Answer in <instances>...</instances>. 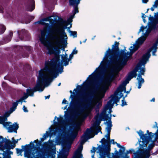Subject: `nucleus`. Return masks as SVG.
Returning a JSON list of instances; mask_svg holds the SVG:
<instances>
[{"label": "nucleus", "instance_id": "nucleus-39", "mask_svg": "<svg viewBox=\"0 0 158 158\" xmlns=\"http://www.w3.org/2000/svg\"><path fill=\"white\" fill-rule=\"evenodd\" d=\"M6 30V27L3 24L0 25V34H3Z\"/></svg>", "mask_w": 158, "mask_h": 158}, {"label": "nucleus", "instance_id": "nucleus-24", "mask_svg": "<svg viewBox=\"0 0 158 158\" xmlns=\"http://www.w3.org/2000/svg\"><path fill=\"white\" fill-rule=\"evenodd\" d=\"M67 152L66 149H63L62 151L61 152L60 155L58 156V158H67L68 155V152L67 154H66L65 152Z\"/></svg>", "mask_w": 158, "mask_h": 158}, {"label": "nucleus", "instance_id": "nucleus-50", "mask_svg": "<svg viewBox=\"0 0 158 158\" xmlns=\"http://www.w3.org/2000/svg\"><path fill=\"white\" fill-rule=\"evenodd\" d=\"M69 1L70 6H74L76 0H69Z\"/></svg>", "mask_w": 158, "mask_h": 158}, {"label": "nucleus", "instance_id": "nucleus-20", "mask_svg": "<svg viewBox=\"0 0 158 158\" xmlns=\"http://www.w3.org/2000/svg\"><path fill=\"white\" fill-rule=\"evenodd\" d=\"M67 42V40H65L64 38H61V40L60 42L57 41L54 43V44H56L59 47H61L62 48V50L63 51H64V48L66 47V44L64 45V46H62L60 44V43H61L62 44H66Z\"/></svg>", "mask_w": 158, "mask_h": 158}, {"label": "nucleus", "instance_id": "nucleus-8", "mask_svg": "<svg viewBox=\"0 0 158 158\" xmlns=\"http://www.w3.org/2000/svg\"><path fill=\"white\" fill-rule=\"evenodd\" d=\"M131 56V55L130 53L129 56H126L122 59H119L118 61L116 66L114 68V72L117 74H118L124 67L127 64V62L130 59V56Z\"/></svg>", "mask_w": 158, "mask_h": 158}, {"label": "nucleus", "instance_id": "nucleus-55", "mask_svg": "<svg viewBox=\"0 0 158 158\" xmlns=\"http://www.w3.org/2000/svg\"><path fill=\"white\" fill-rule=\"evenodd\" d=\"M29 96V95L27 93H24L23 96L22 97L23 100H24L26 99Z\"/></svg>", "mask_w": 158, "mask_h": 158}, {"label": "nucleus", "instance_id": "nucleus-58", "mask_svg": "<svg viewBox=\"0 0 158 158\" xmlns=\"http://www.w3.org/2000/svg\"><path fill=\"white\" fill-rule=\"evenodd\" d=\"M58 122L59 123H61L63 121V118L62 117H60V118H57Z\"/></svg>", "mask_w": 158, "mask_h": 158}, {"label": "nucleus", "instance_id": "nucleus-11", "mask_svg": "<svg viewBox=\"0 0 158 158\" xmlns=\"http://www.w3.org/2000/svg\"><path fill=\"white\" fill-rule=\"evenodd\" d=\"M141 142L140 141L139 143V148L136 152H138V154L142 158H149L151 156V154L150 152L147 149V145H146V146H143L144 144H140Z\"/></svg>", "mask_w": 158, "mask_h": 158}, {"label": "nucleus", "instance_id": "nucleus-34", "mask_svg": "<svg viewBox=\"0 0 158 158\" xmlns=\"http://www.w3.org/2000/svg\"><path fill=\"white\" fill-rule=\"evenodd\" d=\"M112 157L113 158H120V156L119 155V152H118L116 149L114 152V153H112ZM109 158H112L110 157Z\"/></svg>", "mask_w": 158, "mask_h": 158}, {"label": "nucleus", "instance_id": "nucleus-57", "mask_svg": "<svg viewBox=\"0 0 158 158\" xmlns=\"http://www.w3.org/2000/svg\"><path fill=\"white\" fill-rule=\"evenodd\" d=\"M46 75H47V83L48 84V85L49 84V83L52 82V78H48V75H47V74H46Z\"/></svg>", "mask_w": 158, "mask_h": 158}, {"label": "nucleus", "instance_id": "nucleus-42", "mask_svg": "<svg viewBox=\"0 0 158 158\" xmlns=\"http://www.w3.org/2000/svg\"><path fill=\"white\" fill-rule=\"evenodd\" d=\"M13 35V32L12 31H10V32L9 35L6 37V40H8V42L11 41L12 37Z\"/></svg>", "mask_w": 158, "mask_h": 158}, {"label": "nucleus", "instance_id": "nucleus-48", "mask_svg": "<svg viewBox=\"0 0 158 158\" xmlns=\"http://www.w3.org/2000/svg\"><path fill=\"white\" fill-rule=\"evenodd\" d=\"M77 134V132H73L71 133L70 135V137L72 139H74L76 138Z\"/></svg>", "mask_w": 158, "mask_h": 158}, {"label": "nucleus", "instance_id": "nucleus-30", "mask_svg": "<svg viewBox=\"0 0 158 158\" xmlns=\"http://www.w3.org/2000/svg\"><path fill=\"white\" fill-rule=\"evenodd\" d=\"M141 67L140 65H139L138 64H137L135 68L131 72L136 77L137 74V72L139 69H140Z\"/></svg>", "mask_w": 158, "mask_h": 158}, {"label": "nucleus", "instance_id": "nucleus-1", "mask_svg": "<svg viewBox=\"0 0 158 158\" xmlns=\"http://www.w3.org/2000/svg\"><path fill=\"white\" fill-rule=\"evenodd\" d=\"M94 87L91 92L88 93L86 97L80 98V101L85 102L86 103L83 104L81 105H78L79 107L78 111L75 114L77 116L81 115L85 110L89 108L92 109L93 99L95 98L94 94L99 89L100 84L98 81H95L94 83Z\"/></svg>", "mask_w": 158, "mask_h": 158}, {"label": "nucleus", "instance_id": "nucleus-9", "mask_svg": "<svg viewBox=\"0 0 158 158\" xmlns=\"http://www.w3.org/2000/svg\"><path fill=\"white\" fill-rule=\"evenodd\" d=\"M56 69H48L47 71L49 74L53 78H56L57 75L58 74V73H61L63 72L64 67L62 65V63L60 62V60L55 65Z\"/></svg>", "mask_w": 158, "mask_h": 158}, {"label": "nucleus", "instance_id": "nucleus-64", "mask_svg": "<svg viewBox=\"0 0 158 158\" xmlns=\"http://www.w3.org/2000/svg\"><path fill=\"white\" fill-rule=\"evenodd\" d=\"M158 44V40H157L156 42L152 46V47H155L156 48H158L157 45Z\"/></svg>", "mask_w": 158, "mask_h": 158}, {"label": "nucleus", "instance_id": "nucleus-45", "mask_svg": "<svg viewBox=\"0 0 158 158\" xmlns=\"http://www.w3.org/2000/svg\"><path fill=\"white\" fill-rule=\"evenodd\" d=\"M112 101L111 100H109L107 102V105L104 107V109L107 110L108 109L110 108L112 105Z\"/></svg>", "mask_w": 158, "mask_h": 158}, {"label": "nucleus", "instance_id": "nucleus-47", "mask_svg": "<svg viewBox=\"0 0 158 158\" xmlns=\"http://www.w3.org/2000/svg\"><path fill=\"white\" fill-rule=\"evenodd\" d=\"M11 123L10 122H3V123H2L1 124H2L3 126L6 127L7 129V128H8V126H9L10 125V124Z\"/></svg>", "mask_w": 158, "mask_h": 158}, {"label": "nucleus", "instance_id": "nucleus-56", "mask_svg": "<svg viewBox=\"0 0 158 158\" xmlns=\"http://www.w3.org/2000/svg\"><path fill=\"white\" fill-rule=\"evenodd\" d=\"M21 139V138L18 139L16 140H15V139L14 137H13L12 138V140L13 141L12 143H13V144H15V143H18L19 140H20Z\"/></svg>", "mask_w": 158, "mask_h": 158}, {"label": "nucleus", "instance_id": "nucleus-7", "mask_svg": "<svg viewBox=\"0 0 158 158\" xmlns=\"http://www.w3.org/2000/svg\"><path fill=\"white\" fill-rule=\"evenodd\" d=\"M6 140L4 144L0 147V151L3 152L6 158H11L10 155L13 154V152L10 150L13 149L16 145L13 144L12 141L9 139Z\"/></svg>", "mask_w": 158, "mask_h": 158}, {"label": "nucleus", "instance_id": "nucleus-2", "mask_svg": "<svg viewBox=\"0 0 158 158\" xmlns=\"http://www.w3.org/2000/svg\"><path fill=\"white\" fill-rule=\"evenodd\" d=\"M57 29L52 28L51 26L50 27L46 28L45 29L46 32L45 36L44 37H42L41 35L40 38V40L41 44L47 48H54L56 50H59L60 48L57 47L53 46L52 44L49 40H53L57 39L56 36L54 35L56 33L59 34V33L56 31Z\"/></svg>", "mask_w": 158, "mask_h": 158}, {"label": "nucleus", "instance_id": "nucleus-13", "mask_svg": "<svg viewBox=\"0 0 158 158\" xmlns=\"http://www.w3.org/2000/svg\"><path fill=\"white\" fill-rule=\"evenodd\" d=\"M93 131L92 130H90L89 128H87L85 132L83 135L81 137V141L80 142V144L82 145L88 139L90 138H87L89 135L92 132H93Z\"/></svg>", "mask_w": 158, "mask_h": 158}, {"label": "nucleus", "instance_id": "nucleus-61", "mask_svg": "<svg viewBox=\"0 0 158 158\" xmlns=\"http://www.w3.org/2000/svg\"><path fill=\"white\" fill-rule=\"evenodd\" d=\"M142 18L143 22L144 23H145L146 21L145 19L146 18V15H145V14L144 13H142Z\"/></svg>", "mask_w": 158, "mask_h": 158}, {"label": "nucleus", "instance_id": "nucleus-14", "mask_svg": "<svg viewBox=\"0 0 158 158\" xmlns=\"http://www.w3.org/2000/svg\"><path fill=\"white\" fill-rule=\"evenodd\" d=\"M27 10L30 12L32 11L35 8V3L34 0H29L25 4Z\"/></svg>", "mask_w": 158, "mask_h": 158}, {"label": "nucleus", "instance_id": "nucleus-31", "mask_svg": "<svg viewBox=\"0 0 158 158\" xmlns=\"http://www.w3.org/2000/svg\"><path fill=\"white\" fill-rule=\"evenodd\" d=\"M118 93L116 91L114 93L115 95L113 96V97H112V99L114 100V102L116 103V105L117 106L118 104H117V102H119L120 98L119 97H118L117 95L118 94Z\"/></svg>", "mask_w": 158, "mask_h": 158}, {"label": "nucleus", "instance_id": "nucleus-44", "mask_svg": "<svg viewBox=\"0 0 158 158\" xmlns=\"http://www.w3.org/2000/svg\"><path fill=\"white\" fill-rule=\"evenodd\" d=\"M146 63L147 61L142 59L138 64L139 65H140V67H141L142 65L144 66L146 64Z\"/></svg>", "mask_w": 158, "mask_h": 158}, {"label": "nucleus", "instance_id": "nucleus-17", "mask_svg": "<svg viewBox=\"0 0 158 158\" xmlns=\"http://www.w3.org/2000/svg\"><path fill=\"white\" fill-rule=\"evenodd\" d=\"M113 72L115 73V74L112 73L109 75L104 80V82L105 83L109 84L116 78V76L118 75V74H117V73L114 72V69Z\"/></svg>", "mask_w": 158, "mask_h": 158}, {"label": "nucleus", "instance_id": "nucleus-49", "mask_svg": "<svg viewBox=\"0 0 158 158\" xmlns=\"http://www.w3.org/2000/svg\"><path fill=\"white\" fill-rule=\"evenodd\" d=\"M33 142L36 143V145L37 147H39L41 145V143L39 141L38 139L35 140Z\"/></svg>", "mask_w": 158, "mask_h": 158}, {"label": "nucleus", "instance_id": "nucleus-33", "mask_svg": "<svg viewBox=\"0 0 158 158\" xmlns=\"http://www.w3.org/2000/svg\"><path fill=\"white\" fill-rule=\"evenodd\" d=\"M146 39V37H143V36H142L138 39L137 43L140 45H141L145 41Z\"/></svg>", "mask_w": 158, "mask_h": 158}, {"label": "nucleus", "instance_id": "nucleus-22", "mask_svg": "<svg viewBox=\"0 0 158 158\" xmlns=\"http://www.w3.org/2000/svg\"><path fill=\"white\" fill-rule=\"evenodd\" d=\"M67 25L63 27L62 28H60L56 30V31L59 33L61 36V38H64V37H66L67 38V37L66 35V33L65 32V29L67 28Z\"/></svg>", "mask_w": 158, "mask_h": 158}, {"label": "nucleus", "instance_id": "nucleus-28", "mask_svg": "<svg viewBox=\"0 0 158 158\" xmlns=\"http://www.w3.org/2000/svg\"><path fill=\"white\" fill-rule=\"evenodd\" d=\"M106 123H107V127H106V129L107 132L109 134V133L110 132L111 127L112 126L111 119H109L108 122H107Z\"/></svg>", "mask_w": 158, "mask_h": 158}, {"label": "nucleus", "instance_id": "nucleus-52", "mask_svg": "<svg viewBox=\"0 0 158 158\" xmlns=\"http://www.w3.org/2000/svg\"><path fill=\"white\" fill-rule=\"evenodd\" d=\"M69 32L71 33V35L74 37H76L77 36V32L76 31H72L69 30Z\"/></svg>", "mask_w": 158, "mask_h": 158}, {"label": "nucleus", "instance_id": "nucleus-51", "mask_svg": "<svg viewBox=\"0 0 158 158\" xmlns=\"http://www.w3.org/2000/svg\"><path fill=\"white\" fill-rule=\"evenodd\" d=\"M62 60H61V62L63 63L64 62L66 61H67L68 59V56H64L63 55L61 56Z\"/></svg>", "mask_w": 158, "mask_h": 158}, {"label": "nucleus", "instance_id": "nucleus-21", "mask_svg": "<svg viewBox=\"0 0 158 158\" xmlns=\"http://www.w3.org/2000/svg\"><path fill=\"white\" fill-rule=\"evenodd\" d=\"M19 69H18V71L20 72L22 70L26 71V69L28 70L30 69V66L28 64H23L22 63H19Z\"/></svg>", "mask_w": 158, "mask_h": 158}, {"label": "nucleus", "instance_id": "nucleus-5", "mask_svg": "<svg viewBox=\"0 0 158 158\" xmlns=\"http://www.w3.org/2000/svg\"><path fill=\"white\" fill-rule=\"evenodd\" d=\"M48 50V53L50 55L54 54L55 56L54 58L51 60V62L48 61L45 62V64L46 67L48 65L50 66L51 68H48L47 67L46 71H47L48 69H56L55 65L56 64L58 61L60 60V56L59 54L60 52V49L58 50H56L54 48H47Z\"/></svg>", "mask_w": 158, "mask_h": 158}, {"label": "nucleus", "instance_id": "nucleus-16", "mask_svg": "<svg viewBox=\"0 0 158 158\" xmlns=\"http://www.w3.org/2000/svg\"><path fill=\"white\" fill-rule=\"evenodd\" d=\"M19 128V124L18 123H15L11 125L7 128L8 130V132L9 133H12L13 131L17 133V130Z\"/></svg>", "mask_w": 158, "mask_h": 158}, {"label": "nucleus", "instance_id": "nucleus-53", "mask_svg": "<svg viewBox=\"0 0 158 158\" xmlns=\"http://www.w3.org/2000/svg\"><path fill=\"white\" fill-rule=\"evenodd\" d=\"M50 134V132L46 131L45 133L44 134V135H43V138H44V139H45L48 137Z\"/></svg>", "mask_w": 158, "mask_h": 158}, {"label": "nucleus", "instance_id": "nucleus-18", "mask_svg": "<svg viewBox=\"0 0 158 158\" xmlns=\"http://www.w3.org/2000/svg\"><path fill=\"white\" fill-rule=\"evenodd\" d=\"M44 21H43V19L42 20H41L40 21H38V22L40 24H42V25H45V26L43 28V29L41 31V35L42 37H44L45 35V33L46 32L45 31V29L47 27H50V26L49 25V24L47 23H46L44 22Z\"/></svg>", "mask_w": 158, "mask_h": 158}, {"label": "nucleus", "instance_id": "nucleus-60", "mask_svg": "<svg viewBox=\"0 0 158 158\" xmlns=\"http://www.w3.org/2000/svg\"><path fill=\"white\" fill-rule=\"evenodd\" d=\"M145 71L144 68H141L140 70V73L142 75H144Z\"/></svg>", "mask_w": 158, "mask_h": 158}, {"label": "nucleus", "instance_id": "nucleus-41", "mask_svg": "<svg viewBox=\"0 0 158 158\" xmlns=\"http://www.w3.org/2000/svg\"><path fill=\"white\" fill-rule=\"evenodd\" d=\"M7 120V117L5 116H0V124L3 123V122H6Z\"/></svg>", "mask_w": 158, "mask_h": 158}, {"label": "nucleus", "instance_id": "nucleus-26", "mask_svg": "<svg viewBox=\"0 0 158 158\" xmlns=\"http://www.w3.org/2000/svg\"><path fill=\"white\" fill-rule=\"evenodd\" d=\"M125 82H123V84L121 85L119 87H118L116 90V92L119 93V92H122L123 91L124 92H126V85H125Z\"/></svg>", "mask_w": 158, "mask_h": 158}, {"label": "nucleus", "instance_id": "nucleus-6", "mask_svg": "<svg viewBox=\"0 0 158 158\" xmlns=\"http://www.w3.org/2000/svg\"><path fill=\"white\" fill-rule=\"evenodd\" d=\"M137 133L142 139L141 143H142L144 144V146H146V145H147L152 140L155 135L156 136V138L154 140V141H156L158 143L157 144H156V145H158V127L156 132L155 133L150 132L147 135V134H144L143 132L141 130H139V131L137 132Z\"/></svg>", "mask_w": 158, "mask_h": 158}, {"label": "nucleus", "instance_id": "nucleus-36", "mask_svg": "<svg viewBox=\"0 0 158 158\" xmlns=\"http://www.w3.org/2000/svg\"><path fill=\"white\" fill-rule=\"evenodd\" d=\"M22 148L26 152L30 150L31 148L30 144H26L25 146H22Z\"/></svg>", "mask_w": 158, "mask_h": 158}, {"label": "nucleus", "instance_id": "nucleus-40", "mask_svg": "<svg viewBox=\"0 0 158 158\" xmlns=\"http://www.w3.org/2000/svg\"><path fill=\"white\" fill-rule=\"evenodd\" d=\"M158 48H156L155 47H152V46L150 48H149L148 51L150 53L151 52L152 50H153V51L152 52V54L153 56L155 55V53L156 52L157 49Z\"/></svg>", "mask_w": 158, "mask_h": 158}, {"label": "nucleus", "instance_id": "nucleus-4", "mask_svg": "<svg viewBox=\"0 0 158 158\" xmlns=\"http://www.w3.org/2000/svg\"><path fill=\"white\" fill-rule=\"evenodd\" d=\"M119 43L118 42L115 41L114 44L112 46V50H111L110 48H108V50L106 52L104 57L103 58L104 60L107 59L109 56L110 57V59L112 60L114 59L115 57L119 55V56L120 59H122L123 57L126 56H127L130 54V52H126V48L123 50H121L120 53L118 54L119 52Z\"/></svg>", "mask_w": 158, "mask_h": 158}, {"label": "nucleus", "instance_id": "nucleus-3", "mask_svg": "<svg viewBox=\"0 0 158 158\" xmlns=\"http://www.w3.org/2000/svg\"><path fill=\"white\" fill-rule=\"evenodd\" d=\"M47 76L42 71H39L36 84L33 89H27V93L29 96H33L34 93L37 91L42 92L44 89V86H47L48 84L47 82Z\"/></svg>", "mask_w": 158, "mask_h": 158}, {"label": "nucleus", "instance_id": "nucleus-29", "mask_svg": "<svg viewBox=\"0 0 158 158\" xmlns=\"http://www.w3.org/2000/svg\"><path fill=\"white\" fill-rule=\"evenodd\" d=\"M101 120H100L97 122L96 123H95L94 125V127H96V129L97 130V132H96L95 133V135H97L98 133L100 132L101 133H102V132L101 131V129H99L98 128V127H99V125L100 123V122Z\"/></svg>", "mask_w": 158, "mask_h": 158}, {"label": "nucleus", "instance_id": "nucleus-63", "mask_svg": "<svg viewBox=\"0 0 158 158\" xmlns=\"http://www.w3.org/2000/svg\"><path fill=\"white\" fill-rule=\"evenodd\" d=\"M122 103L121 104V106H124L127 105V102L124 101V98H123V100H122Z\"/></svg>", "mask_w": 158, "mask_h": 158}, {"label": "nucleus", "instance_id": "nucleus-25", "mask_svg": "<svg viewBox=\"0 0 158 158\" xmlns=\"http://www.w3.org/2000/svg\"><path fill=\"white\" fill-rule=\"evenodd\" d=\"M135 76L132 73L130 72L127 76V78L125 81H124L125 82V85H126L127 83H129V81H130L133 77H135Z\"/></svg>", "mask_w": 158, "mask_h": 158}, {"label": "nucleus", "instance_id": "nucleus-23", "mask_svg": "<svg viewBox=\"0 0 158 158\" xmlns=\"http://www.w3.org/2000/svg\"><path fill=\"white\" fill-rule=\"evenodd\" d=\"M110 133L109 134L107 132V135L105 136V137L106 138L107 140H106L104 138H103L101 141H100V143H101L102 144L106 143H111L110 139Z\"/></svg>", "mask_w": 158, "mask_h": 158}, {"label": "nucleus", "instance_id": "nucleus-62", "mask_svg": "<svg viewBox=\"0 0 158 158\" xmlns=\"http://www.w3.org/2000/svg\"><path fill=\"white\" fill-rule=\"evenodd\" d=\"M11 113L9 111H7L5 113L3 116H5L8 117L10 115Z\"/></svg>", "mask_w": 158, "mask_h": 158}, {"label": "nucleus", "instance_id": "nucleus-19", "mask_svg": "<svg viewBox=\"0 0 158 158\" xmlns=\"http://www.w3.org/2000/svg\"><path fill=\"white\" fill-rule=\"evenodd\" d=\"M106 110L103 109L101 116L102 119L100 120L105 121L111 119V114H110V116L109 117L108 114L106 113Z\"/></svg>", "mask_w": 158, "mask_h": 158}, {"label": "nucleus", "instance_id": "nucleus-43", "mask_svg": "<svg viewBox=\"0 0 158 158\" xmlns=\"http://www.w3.org/2000/svg\"><path fill=\"white\" fill-rule=\"evenodd\" d=\"M74 9L73 11V15H75L77 13L79 12L78 6H73Z\"/></svg>", "mask_w": 158, "mask_h": 158}, {"label": "nucleus", "instance_id": "nucleus-32", "mask_svg": "<svg viewBox=\"0 0 158 158\" xmlns=\"http://www.w3.org/2000/svg\"><path fill=\"white\" fill-rule=\"evenodd\" d=\"M98 69V68H96L95 70L94 71V72L93 73H92V74H91L89 76V79L86 82V83L85 84V85H84L85 86H86V85H87L88 84H89V83H90L91 82V80L94 77V76L93 75L96 72V71Z\"/></svg>", "mask_w": 158, "mask_h": 158}, {"label": "nucleus", "instance_id": "nucleus-46", "mask_svg": "<svg viewBox=\"0 0 158 158\" xmlns=\"http://www.w3.org/2000/svg\"><path fill=\"white\" fill-rule=\"evenodd\" d=\"M148 28L151 29L152 31L153 30L155 29L156 28V24H155L154 23H151L149 25Z\"/></svg>", "mask_w": 158, "mask_h": 158}, {"label": "nucleus", "instance_id": "nucleus-54", "mask_svg": "<svg viewBox=\"0 0 158 158\" xmlns=\"http://www.w3.org/2000/svg\"><path fill=\"white\" fill-rule=\"evenodd\" d=\"M132 152H134L133 153H134L135 152V150L134 149H131L129 150V151H128V150L125 153H124V154L123 155L126 154V155H127L129 153H130Z\"/></svg>", "mask_w": 158, "mask_h": 158}, {"label": "nucleus", "instance_id": "nucleus-35", "mask_svg": "<svg viewBox=\"0 0 158 158\" xmlns=\"http://www.w3.org/2000/svg\"><path fill=\"white\" fill-rule=\"evenodd\" d=\"M150 56L151 54L148 51L145 54L143 55L142 59L147 61L150 58Z\"/></svg>", "mask_w": 158, "mask_h": 158}, {"label": "nucleus", "instance_id": "nucleus-12", "mask_svg": "<svg viewBox=\"0 0 158 158\" xmlns=\"http://www.w3.org/2000/svg\"><path fill=\"white\" fill-rule=\"evenodd\" d=\"M18 33L19 38L22 41H28L30 39V36L27 31L25 29L18 31Z\"/></svg>", "mask_w": 158, "mask_h": 158}, {"label": "nucleus", "instance_id": "nucleus-10", "mask_svg": "<svg viewBox=\"0 0 158 158\" xmlns=\"http://www.w3.org/2000/svg\"><path fill=\"white\" fill-rule=\"evenodd\" d=\"M111 143H106L102 144L106 148H104L101 145H99L97 148H99L100 155L101 158H106V156L109 158L110 157V144Z\"/></svg>", "mask_w": 158, "mask_h": 158}, {"label": "nucleus", "instance_id": "nucleus-15", "mask_svg": "<svg viewBox=\"0 0 158 158\" xmlns=\"http://www.w3.org/2000/svg\"><path fill=\"white\" fill-rule=\"evenodd\" d=\"M83 146L81 145L78 147L75 151L74 154L72 158H83L81 151L83 149Z\"/></svg>", "mask_w": 158, "mask_h": 158}, {"label": "nucleus", "instance_id": "nucleus-38", "mask_svg": "<svg viewBox=\"0 0 158 158\" xmlns=\"http://www.w3.org/2000/svg\"><path fill=\"white\" fill-rule=\"evenodd\" d=\"M140 45L137 43L136 44H135L133 45L134 47L133 49L130 50L131 52L133 51V52H135L138 50L139 48Z\"/></svg>", "mask_w": 158, "mask_h": 158}, {"label": "nucleus", "instance_id": "nucleus-27", "mask_svg": "<svg viewBox=\"0 0 158 158\" xmlns=\"http://www.w3.org/2000/svg\"><path fill=\"white\" fill-rule=\"evenodd\" d=\"M118 148H120V149L119 150V155L120 156L124 154V152L125 150V148L123 146H121L119 143H116Z\"/></svg>", "mask_w": 158, "mask_h": 158}, {"label": "nucleus", "instance_id": "nucleus-59", "mask_svg": "<svg viewBox=\"0 0 158 158\" xmlns=\"http://www.w3.org/2000/svg\"><path fill=\"white\" fill-rule=\"evenodd\" d=\"M16 152L17 154H21L23 151V149L22 148V149L16 148Z\"/></svg>", "mask_w": 158, "mask_h": 158}, {"label": "nucleus", "instance_id": "nucleus-37", "mask_svg": "<svg viewBox=\"0 0 158 158\" xmlns=\"http://www.w3.org/2000/svg\"><path fill=\"white\" fill-rule=\"evenodd\" d=\"M156 141H154V140H153L152 141V143L149 145L148 147V148L147 149V150H148L150 152L151 150H152L154 148L155 146V143L154 142Z\"/></svg>", "mask_w": 158, "mask_h": 158}]
</instances>
